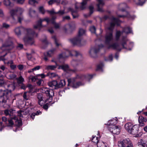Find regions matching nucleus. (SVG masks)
<instances>
[{
  "instance_id": "nucleus-49",
  "label": "nucleus",
  "mask_w": 147,
  "mask_h": 147,
  "mask_svg": "<svg viewBox=\"0 0 147 147\" xmlns=\"http://www.w3.org/2000/svg\"><path fill=\"white\" fill-rule=\"evenodd\" d=\"M113 59L112 55H110L107 57L105 59V60L106 61H111L113 60Z\"/></svg>"
},
{
  "instance_id": "nucleus-55",
  "label": "nucleus",
  "mask_w": 147,
  "mask_h": 147,
  "mask_svg": "<svg viewBox=\"0 0 147 147\" xmlns=\"http://www.w3.org/2000/svg\"><path fill=\"white\" fill-rule=\"evenodd\" d=\"M7 86L8 88H10L9 90H13L15 89V87L13 84H11L10 85H7Z\"/></svg>"
},
{
  "instance_id": "nucleus-14",
  "label": "nucleus",
  "mask_w": 147,
  "mask_h": 147,
  "mask_svg": "<svg viewBox=\"0 0 147 147\" xmlns=\"http://www.w3.org/2000/svg\"><path fill=\"white\" fill-rule=\"evenodd\" d=\"M69 27L68 30L70 32L74 30L76 28V24L74 22H71L68 24L65 25L63 27V29L65 32L67 31V27Z\"/></svg>"
},
{
  "instance_id": "nucleus-26",
  "label": "nucleus",
  "mask_w": 147,
  "mask_h": 147,
  "mask_svg": "<svg viewBox=\"0 0 147 147\" xmlns=\"http://www.w3.org/2000/svg\"><path fill=\"white\" fill-rule=\"evenodd\" d=\"M52 38L54 41L56 47H58L61 45V44L59 41V40L55 36H53Z\"/></svg>"
},
{
  "instance_id": "nucleus-16",
  "label": "nucleus",
  "mask_w": 147,
  "mask_h": 147,
  "mask_svg": "<svg viewBox=\"0 0 147 147\" xmlns=\"http://www.w3.org/2000/svg\"><path fill=\"white\" fill-rule=\"evenodd\" d=\"M128 40L126 36H123L120 40L122 46V49H127L126 47L127 42Z\"/></svg>"
},
{
  "instance_id": "nucleus-24",
  "label": "nucleus",
  "mask_w": 147,
  "mask_h": 147,
  "mask_svg": "<svg viewBox=\"0 0 147 147\" xmlns=\"http://www.w3.org/2000/svg\"><path fill=\"white\" fill-rule=\"evenodd\" d=\"M59 65L57 63L55 65H48L46 67V69L48 70H53L56 69Z\"/></svg>"
},
{
  "instance_id": "nucleus-51",
  "label": "nucleus",
  "mask_w": 147,
  "mask_h": 147,
  "mask_svg": "<svg viewBox=\"0 0 147 147\" xmlns=\"http://www.w3.org/2000/svg\"><path fill=\"white\" fill-rule=\"evenodd\" d=\"M97 145V147H105V146L104 143L102 142H99Z\"/></svg>"
},
{
  "instance_id": "nucleus-5",
  "label": "nucleus",
  "mask_w": 147,
  "mask_h": 147,
  "mask_svg": "<svg viewBox=\"0 0 147 147\" xmlns=\"http://www.w3.org/2000/svg\"><path fill=\"white\" fill-rule=\"evenodd\" d=\"M103 45H101L99 46H96L91 47L89 52V54L90 56L92 57H95L100 49L103 47Z\"/></svg>"
},
{
  "instance_id": "nucleus-13",
  "label": "nucleus",
  "mask_w": 147,
  "mask_h": 147,
  "mask_svg": "<svg viewBox=\"0 0 147 147\" xmlns=\"http://www.w3.org/2000/svg\"><path fill=\"white\" fill-rule=\"evenodd\" d=\"M9 13L11 17L10 22L11 23H16L17 21L15 18V16L17 14L16 9H12L10 10Z\"/></svg>"
},
{
  "instance_id": "nucleus-38",
  "label": "nucleus",
  "mask_w": 147,
  "mask_h": 147,
  "mask_svg": "<svg viewBox=\"0 0 147 147\" xmlns=\"http://www.w3.org/2000/svg\"><path fill=\"white\" fill-rule=\"evenodd\" d=\"M121 34V32L119 31H117L116 34L115 39L116 41H118Z\"/></svg>"
},
{
  "instance_id": "nucleus-23",
  "label": "nucleus",
  "mask_w": 147,
  "mask_h": 147,
  "mask_svg": "<svg viewBox=\"0 0 147 147\" xmlns=\"http://www.w3.org/2000/svg\"><path fill=\"white\" fill-rule=\"evenodd\" d=\"M133 125L131 123L129 122L125 124V129L129 133L132 128Z\"/></svg>"
},
{
  "instance_id": "nucleus-28",
  "label": "nucleus",
  "mask_w": 147,
  "mask_h": 147,
  "mask_svg": "<svg viewBox=\"0 0 147 147\" xmlns=\"http://www.w3.org/2000/svg\"><path fill=\"white\" fill-rule=\"evenodd\" d=\"M24 20V17L22 15H18L17 16V20L16 19L17 22L16 23H11L12 24H16L18 22L21 23L22 21Z\"/></svg>"
},
{
  "instance_id": "nucleus-31",
  "label": "nucleus",
  "mask_w": 147,
  "mask_h": 147,
  "mask_svg": "<svg viewBox=\"0 0 147 147\" xmlns=\"http://www.w3.org/2000/svg\"><path fill=\"white\" fill-rule=\"evenodd\" d=\"M117 123V118H116L115 119H111L109 120L107 124L109 125H111V126L113 125H115V124H116Z\"/></svg>"
},
{
  "instance_id": "nucleus-62",
  "label": "nucleus",
  "mask_w": 147,
  "mask_h": 147,
  "mask_svg": "<svg viewBox=\"0 0 147 147\" xmlns=\"http://www.w3.org/2000/svg\"><path fill=\"white\" fill-rule=\"evenodd\" d=\"M42 82H43V80L42 79H40L36 83L38 85L40 86L42 85Z\"/></svg>"
},
{
  "instance_id": "nucleus-41",
  "label": "nucleus",
  "mask_w": 147,
  "mask_h": 147,
  "mask_svg": "<svg viewBox=\"0 0 147 147\" xmlns=\"http://www.w3.org/2000/svg\"><path fill=\"white\" fill-rule=\"evenodd\" d=\"M13 110L12 109L10 110L6 109L4 111V113L5 115H11V114L13 113Z\"/></svg>"
},
{
  "instance_id": "nucleus-1",
  "label": "nucleus",
  "mask_w": 147,
  "mask_h": 147,
  "mask_svg": "<svg viewBox=\"0 0 147 147\" xmlns=\"http://www.w3.org/2000/svg\"><path fill=\"white\" fill-rule=\"evenodd\" d=\"M120 21L118 19L112 17L111 18V22L109 24L108 27V31L107 32L105 37V43L109 45L108 49L111 48L116 49L118 51H120L121 49L120 48V45L117 43H115L109 45L113 39V30L114 28L115 25L117 26L119 25Z\"/></svg>"
},
{
  "instance_id": "nucleus-22",
  "label": "nucleus",
  "mask_w": 147,
  "mask_h": 147,
  "mask_svg": "<svg viewBox=\"0 0 147 147\" xmlns=\"http://www.w3.org/2000/svg\"><path fill=\"white\" fill-rule=\"evenodd\" d=\"M59 69H62L65 71H68L69 70V66L67 64H64L61 65H59L58 68Z\"/></svg>"
},
{
  "instance_id": "nucleus-60",
  "label": "nucleus",
  "mask_w": 147,
  "mask_h": 147,
  "mask_svg": "<svg viewBox=\"0 0 147 147\" xmlns=\"http://www.w3.org/2000/svg\"><path fill=\"white\" fill-rule=\"evenodd\" d=\"M27 92H25L23 95V97L25 100H27L28 99V98L27 96Z\"/></svg>"
},
{
  "instance_id": "nucleus-4",
  "label": "nucleus",
  "mask_w": 147,
  "mask_h": 147,
  "mask_svg": "<svg viewBox=\"0 0 147 147\" xmlns=\"http://www.w3.org/2000/svg\"><path fill=\"white\" fill-rule=\"evenodd\" d=\"M69 41L73 45L79 46H83L86 43V41L83 40L82 37L78 35L73 38L69 39Z\"/></svg>"
},
{
  "instance_id": "nucleus-43",
  "label": "nucleus",
  "mask_w": 147,
  "mask_h": 147,
  "mask_svg": "<svg viewBox=\"0 0 147 147\" xmlns=\"http://www.w3.org/2000/svg\"><path fill=\"white\" fill-rule=\"evenodd\" d=\"M85 32V30L82 29H80L78 35L82 37V36L84 34Z\"/></svg>"
},
{
  "instance_id": "nucleus-32",
  "label": "nucleus",
  "mask_w": 147,
  "mask_h": 147,
  "mask_svg": "<svg viewBox=\"0 0 147 147\" xmlns=\"http://www.w3.org/2000/svg\"><path fill=\"white\" fill-rule=\"evenodd\" d=\"M89 9L90 10V14L88 15L84 14V17L87 18L90 16L93 13V12L94 7L92 5H90L89 7Z\"/></svg>"
},
{
  "instance_id": "nucleus-58",
  "label": "nucleus",
  "mask_w": 147,
  "mask_h": 147,
  "mask_svg": "<svg viewBox=\"0 0 147 147\" xmlns=\"http://www.w3.org/2000/svg\"><path fill=\"white\" fill-rule=\"evenodd\" d=\"M65 13V11L64 10H59L58 12H57L56 13V14H59L60 15H63Z\"/></svg>"
},
{
  "instance_id": "nucleus-45",
  "label": "nucleus",
  "mask_w": 147,
  "mask_h": 147,
  "mask_svg": "<svg viewBox=\"0 0 147 147\" xmlns=\"http://www.w3.org/2000/svg\"><path fill=\"white\" fill-rule=\"evenodd\" d=\"M72 53L75 56L77 57L79 56H81V55L80 53L76 50H73L72 51Z\"/></svg>"
},
{
  "instance_id": "nucleus-11",
  "label": "nucleus",
  "mask_w": 147,
  "mask_h": 147,
  "mask_svg": "<svg viewBox=\"0 0 147 147\" xmlns=\"http://www.w3.org/2000/svg\"><path fill=\"white\" fill-rule=\"evenodd\" d=\"M120 126L113 125L109 128V130L112 133L117 135L119 134L121 131Z\"/></svg>"
},
{
  "instance_id": "nucleus-48",
  "label": "nucleus",
  "mask_w": 147,
  "mask_h": 147,
  "mask_svg": "<svg viewBox=\"0 0 147 147\" xmlns=\"http://www.w3.org/2000/svg\"><path fill=\"white\" fill-rule=\"evenodd\" d=\"M13 119V118L12 119L8 120L7 121V124H7L8 126H11L13 125V123L12 121V119Z\"/></svg>"
},
{
  "instance_id": "nucleus-27",
  "label": "nucleus",
  "mask_w": 147,
  "mask_h": 147,
  "mask_svg": "<svg viewBox=\"0 0 147 147\" xmlns=\"http://www.w3.org/2000/svg\"><path fill=\"white\" fill-rule=\"evenodd\" d=\"M123 32H125L126 34L131 33L132 31L131 29L129 27H127L123 28Z\"/></svg>"
},
{
  "instance_id": "nucleus-18",
  "label": "nucleus",
  "mask_w": 147,
  "mask_h": 147,
  "mask_svg": "<svg viewBox=\"0 0 147 147\" xmlns=\"http://www.w3.org/2000/svg\"><path fill=\"white\" fill-rule=\"evenodd\" d=\"M138 121L140 126H143L145 125V123L147 121V119L146 118H144L142 116H140L139 117Z\"/></svg>"
},
{
  "instance_id": "nucleus-17",
  "label": "nucleus",
  "mask_w": 147,
  "mask_h": 147,
  "mask_svg": "<svg viewBox=\"0 0 147 147\" xmlns=\"http://www.w3.org/2000/svg\"><path fill=\"white\" fill-rule=\"evenodd\" d=\"M98 2L97 4V9L98 11L102 12L103 11L102 7L104 5V3L102 0H96Z\"/></svg>"
},
{
  "instance_id": "nucleus-52",
  "label": "nucleus",
  "mask_w": 147,
  "mask_h": 147,
  "mask_svg": "<svg viewBox=\"0 0 147 147\" xmlns=\"http://www.w3.org/2000/svg\"><path fill=\"white\" fill-rule=\"evenodd\" d=\"M18 115L20 117H23V115L24 114V112L22 111H19L17 112Z\"/></svg>"
},
{
  "instance_id": "nucleus-34",
  "label": "nucleus",
  "mask_w": 147,
  "mask_h": 147,
  "mask_svg": "<svg viewBox=\"0 0 147 147\" xmlns=\"http://www.w3.org/2000/svg\"><path fill=\"white\" fill-rule=\"evenodd\" d=\"M146 142L142 140H140L138 142V145L141 146L142 147H146Z\"/></svg>"
},
{
  "instance_id": "nucleus-40",
  "label": "nucleus",
  "mask_w": 147,
  "mask_h": 147,
  "mask_svg": "<svg viewBox=\"0 0 147 147\" xmlns=\"http://www.w3.org/2000/svg\"><path fill=\"white\" fill-rule=\"evenodd\" d=\"M28 3L31 5L34 6L36 4H38V2L36 0H29Z\"/></svg>"
},
{
  "instance_id": "nucleus-7",
  "label": "nucleus",
  "mask_w": 147,
  "mask_h": 147,
  "mask_svg": "<svg viewBox=\"0 0 147 147\" xmlns=\"http://www.w3.org/2000/svg\"><path fill=\"white\" fill-rule=\"evenodd\" d=\"M70 55H71V52L69 50H66L59 55L58 56V61L60 63H63L64 60L68 57Z\"/></svg>"
},
{
  "instance_id": "nucleus-8",
  "label": "nucleus",
  "mask_w": 147,
  "mask_h": 147,
  "mask_svg": "<svg viewBox=\"0 0 147 147\" xmlns=\"http://www.w3.org/2000/svg\"><path fill=\"white\" fill-rule=\"evenodd\" d=\"M12 42L10 40L6 41L1 47V49L3 51H8L13 48Z\"/></svg>"
},
{
  "instance_id": "nucleus-46",
  "label": "nucleus",
  "mask_w": 147,
  "mask_h": 147,
  "mask_svg": "<svg viewBox=\"0 0 147 147\" xmlns=\"http://www.w3.org/2000/svg\"><path fill=\"white\" fill-rule=\"evenodd\" d=\"M17 117H15V119H13L16 120V123L17 124L18 126H20L22 125V121L21 120H17Z\"/></svg>"
},
{
  "instance_id": "nucleus-15",
  "label": "nucleus",
  "mask_w": 147,
  "mask_h": 147,
  "mask_svg": "<svg viewBox=\"0 0 147 147\" xmlns=\"http://www.w3.org/2000/svg\"><path fill=\"white\" fill-rule=\"evenodd\" d=\"M139 129V126L136 125H134L133 126L129 133L133 135H136L135 136L136 137H139V135L138 134Z\"/></svg>"
},
{
  "instance_id": "nucleus-53",
  "label": "nucleus",
  "mask_w": 147,
  "mask_h": 147,
  "mask_svg": "<svg viewBox=\"0 0 147 147\" xmlns=\"http://www.w3.org/2000/svg\"><path fill=\"white\" fill-rule=\"evenodd\" d=\"M90 30L92 33L96 34V28L94 26H92L90 28Z\"/></svg>"
},
{
  "instance_id": "nucleus-2",
  "label": "nucleus",
  "mask_w": 147,
  "mask_h": 147,
  "mask_svg": "<svg viewBox=\"0 0 147 147\" xmlns=\"http://www.w3.org/2000/svg\"><path fill=\"white\" fill-rule=\"evenodd\" d=\"M14 31L15 34L18 36H20L22 34V32L24 31L25 35L23 38V40L26 45H33L35 42L34 35L35 34L36 37L38 36L37 34H36L35 32L32 29L25 28L22 26L16 27Z\"/></svg>"
},
{
  "instance_id": "nucleus-59",
  "label": "nucleus",
  "mask_w": 147,
  "mask_h": 147,
  "mask_svg": "<svg viewBox=\"0 0 147 147\" xmlns=\"http://www.w3.org/2000/svg\"><path fill=\"white\" fill-rule=\"evenodd\" d=\"M47 12L49 13L50 14L52 15L54 14H56V12H55L54 9H53L51 11L47 10L46 11Z\"/></svg>"
},
{
  "instance_id": "nucleus-35",
  "label": "nucleus",
  "mask_w": 147,
  "mask_h": 147,
  "mask_svg": "<svg viewBox=\"0 0 147 147\" xmlns=\"http://www.w3.org/2000/svg\"><path fill=\"white\" fill-rule=\"evenodd\" d=\"M16 9L17 14H19L21 15L24 11V9L22 8L17 7Z\"/></svg>"
},
{
  "instance_id": "nucleus-54",
  "label": "nucleus",
  "mask_w": 147,
  "mask_h": 147,
  "mask_svg": "<svg viewBox=\"0 0 147 147\" xmlns=\"http://www.w3.org/2000/svg\"><path fill=\"white\" fill-rule=\"evenodd\" d=\"M35 14V10L30 9L29 11V15L31 16H32L33 15Z\"/></svg>"
},
{
  "instance_id": "nucleus-42",
  "label": "nucleus",
  "mask_w": 147,
  "mask_h": 147,
  "mask_svg": "<svg viewBox=\"0 0 147 147\" xmlns=\"http://www.w3.org/2000/svg\"><path fill=\"white\" fill-rule=\"evenodd\" d=\"M138 1L134 0L135 3L137 5H142L145 2L146 0H138Z\"/></svg>"
},
{
  "instance_id": "nucleus-57",
  "label": "nucleus",
  "mask_w": 147,
  "mask_h": 147,
  "mask_svg": "<svg viewBox=\"0 0 147 147\" xmlns=\"http://www.w3.org/2000/svg\"><path fill=\"white\" fill-rule=\"evenodd\" d=\"M7 52H6L5 54L3 56H1L0 57V60L3 61H5L6 60H7V59H5L4 57L7 55Z\"/></svg>"
},
{
  "instance_id": "nucleus-44",
  "label": "nucleus",
  "mask_w": 147,
  "mask_h": 147,
  "mask_svg": "<svg viewBox=\"0 0 147 147\" xmlns=\"http://www.w3.org/2000/svg\"><path fill=\"white\" fill-rule=\"evenodd\" d=\"M55 49H53L51 50L48 51L47 52V55L49 57H51L54 54V52L55 51Z\"/></svg>"
},
{
  "instance_id": "nucleus-21",
  "label": "nucleus",
  "mask_w": 147,
  "mask_h": 147,
  "mask_svg": "<svg viewBox=\"0 0 147 147\" xmlns=\"http://www.w3.org/2000/svg\"><path fill=\"white\" fill-rule=\"evenodd\" d=\"M127 5L125 3L119 4L118 5V8L119 10L123 11H125V9L127 7Z\"/></svg>"
},
{
  "instance_id": "nucleus-63",
  "label": "nucleus",
  "mask_w": 147,
  "mask_h": 147,
  "mask_svg": "<svg viewBox=\"0 0 147 147\" xmlns=\"http://www.w3.org/2000/svg\"><path fill=\"white\" fill-rule=\"evenodd\" d=\"M2 121L5 123L6 124H7V118L5 117H3L2 118Z\"/></svg>"
},
{
  "instance_id": "nucleus-10",
  "label": "nucleus",
  "mask_w": 147,
  "mask_h": 147,
  "mask_svg": "<svg viewBox=\"0 0 147 147\" xmlns=\"http://www.w3.org/2000/svg\"><path fill=\"white\" fill-rule=\"evenodd\" d=\"M42 90V92L45 93L47 97L51 100H52L53 97L54 96V92L53 90L47 88H43Z\"/></svg>"
},
{
  "instance_id": "nucleus-20",
  "label": "nucleus",
  "mask_w": 147,
  "mask_h": 147,
  "mask_svg": "<svg viewBox=\"0 0 147 147\" xmlns=\"http://www.w3.org/2000/svg\"><path fill=\"white\" fill-rule=\"evenodd\" d=\"M57 82L56 81H53L48 83L49 86L52 88L53 89H57Z\"/></svg>"
},
{
  "instance_id": "nucleus-47",
  "label": "nucleus",
  "mask_w": 147,
  "mask_h": 147,
  "mask_svg": "<svg viewBox=\"0 0 147 147\" xmlns=\"http://www.w3.org/2000/svg\"><path fill=\"white\" fill-rule=\"evenodd\" d=\"M47 76H49L50 78H52L55 77L56 74L55 73L49 72L47 74Z\"/></svg>"
},
{
  "instance_id": "nucleus-61",
  "label": "nucleus",
  "mask_w": 147,
  "mask_h": 147,
  "mask_svg": "<svg viewBox=\"0 0 147 147\" xmlns=\"http://www.w3.org/2000/svg\"><path fill=\"white\" fill-rule=\"evenodd\" d=\"M3 27L6 28H8L10 27V25L6 23H3Z\"/></svg>"
},
{
  "instance_id": "nucleus-30",
  "label": "nucleus",
  "mask_w": 147,
  "mask_h": 147,
  "mask_svg": "<svg viewBox=\"0 0 147 147\" xmlns=\"http://www.w3.org/2000/svg\"><path fill=\"white\" fill-rule=\"evenodd\" d=\"M37 97L38 100V104L42 106V103H41V102L43 100L42 94L41 93L38 94L37 95Z\"/></svg>"
},
{
  "instance_id": "nucleus-50",
  "label": "nucleus",
  "mask_w": 147,
  "mask_h": 147,
  "mask_svg": "<svg viewBox=\"0 0 147 147\" xmlns=\"http://www.w3.org/2000/svg\"><path fill=\"white\" fill-rule=\"evenodd\" d=\"M18 82L19 83L21 84L22 83L24 80V79L21 76H20L17 79Z\"/></svg>"
},
{
  "instance_id": "nucleus-37",
  "label": "nucleus",
  "mask_w": 147,
  "mask_h": 147,
  "mask_svg": "<svg viewBox=\"0 0 147 147\" xmlns=\"http://www.w3.org/2000/svg\"><path fill=\"white\" fill-rule=\"evenodd\" d=\"M99 138L98 137L92 136V142L96 143V144H97L99 142Z\"/></svg>"
},
{
  "instance_id": "nucleus-39",
  "label": "nucleus",
  "mask_w": 147,
  "mask_h": 147,
  "mask_svg": "<svg viewBox=\"0 0 147 147\" xmlns=\"http://www.w3.org/2000/svg\"><path fill=\"white\" fill-rule=\"evenodd\" d=\"M60 0H50L48 2L49 5H51L54 3H59L60 2Z\"/></svg>"
},
{
  "instance_id": "nucleus-12",
  "label": "nucleus",
  "mask_w": 147,
  "mask_h": 147,
  "mask_svg": "<svg viewBox=\"0 0 147 147\" xmlns=\"http://www.w3.org/2000/svg\"><path fill=\"white\" fill-rule=\"evenodd\" d=\"M3 95L0 96V106L3 105L7 102V100L8 99L7 94L8 93L7 92L3 91Z\"/></svg>"
},
{
  "instance_id": "nucleus-56",
  "label": "nucleus",
  "mask_w": 147,
  "mask_h": 147,
  "mask_svg": "<svg viewBox=\"0 0 147 147\" xmlns=\"http://www.w3.org/2000/svg\"><path fill=\"white\" fill-rule=\"evenodd\" d=\"M40 12L42 14L45 13V11L42 7H40L39 9Z\"/></svg>"
},
{
  "instance_id": "nucleus-3",
  "label": "nucleus",
  "mask_w": 147,
  "mask_h": 147,
  "mask_svg": "<svg viewBox=\"0 0 147 147\" xmlns=\"http://www.w3.org/2000/svg\"><path fill=\"white\" fill-rule=\"evenodd\" d=\"M56 17L53 16L51 19H50L48 18H45L43 19H40L36 23V24L33 26V27L34 29H38L39 30H40L41 28L45 26L42 25V23L44 21H46L48 24L50 22L52 23V21H55V20L56 19Z\"/></svg>"
},
{
  "instance_id": "nucleus-6",
  "label": "nucleus",
  "mask_w": 147,
  "mask_h": 147,
  "mask_svg": "<svg viewBox=\"0 0 147 147\" xmlns=\"http://www.w3.org/2000/svg\"><path fill=\"white\" fill-rule=\"evenodd\" d=\"M67 81L68 82V85L71 86L74 88H77L80 86L84 85V83L81 82H75V78L68 79Z\"/></svg>"
},
{
  "instance_id": "nucleus-19",
  "label": "nucleus",
  "mask_w": 147,
  "mask_h": 147,
  "mask_svg": "<svg viewBox=\"0 0 147 147\" xmlns=\"http://www.w3.org/2000/svg\"><path fill=\"white\" fill-rule=\"evenodd\" d=\"M68 10L69 11L71 12V15L73 16V18L74 19L78 18L79 15L78 13L77 10H74L71 8H69L68 9Z\"/></svg>"
},
{
  "instance_id": "nucleus-25",
  "label": "nucleus",
  "mask_w": 147,
  "mask_h": 147,
  "mask_svg": "<svg viewBox=\"0 0 147 147\" xmlns=\"http://www.w3.org/2000/svg\"><path fill=\"white\" fill-rule=\"evenodd\" d=\"M57 82V89L64 86L65 84V80H61L60 81Z\"/></svg>"
},
{
  "instance_id": "nucleus-33",
  "label": "nucleus",
  "mask_w": 147,
  "mask_h": 147,
  "mask_svg": "<svg viewBox=\"0 0 147 147\" xmlns=\"http://www.w3.org/2000/svg\"><path fill=\"white\" fill-rule=\"evenodd\" d=\"M80 60L76 61L73 60L71 62V64L73 67H76L80 63Z\"/></svg>"
},
{
  "instance_id": "nucleus-36",
  "label": "nucleus",
  "mask_w": 147,
  "mask_h": 147,
  "mask_svg": "<svg viewBox=\"0 0 147 147\" xmlns=\"http://www.w3.org/2000/svg\"><path fill=\"white\" fill-rule=\"evenodd\" d=\"M3 3L5 5L7 6L12 7L13 5V4L11 3L9 0H4Z\"/></svg>"
},
{
  "instance_id": "nucleus-64",
  "label": "nucleus",
  "mask_w": 147,
  "mask_h": 147,
  "mask_svg": "<svg viewBox=\"0 0 147 147\" xmlns=\"http://www.w3.org/2000/svg\"><path fill=\"white\" fill-rule=\"evenodd\" d=\"M23 45L22 44H19L17 46V48L19 49H20L23 48Z\"/></svg>"
},
{
  "instance_id": "nucleus-9",
  "label": "nucleus",
  "mask_w": 147,
  "mask_h": 147,
  "mask_svg": "<svg viewBox=\"0 0 147 147\" xmlns=\"http://www.w3.org/2000/svg\"><path fill=\"white\" fill-rule=\"evenodd\" d=\"M118 146L119 147H133V145L129 139H124L119 142Z\"/></svg>"
},
{
  "instance_id": "nucleus-29",
  "label": "nucleus",
  "mask_w": 147,
  "mask_h": 147,
  "mask_svg": "<svg viewBox=\"0 0 147 147\" xmlns=\"http://www.w3.org/2000/svg\"><path fill=\"white\" fill-rule=\"evenodd\" d=\"M52 24H53L54 27L56 29H60V28L61 23H57L55 21H52Z\"/></svg>"
}]
</instances>
